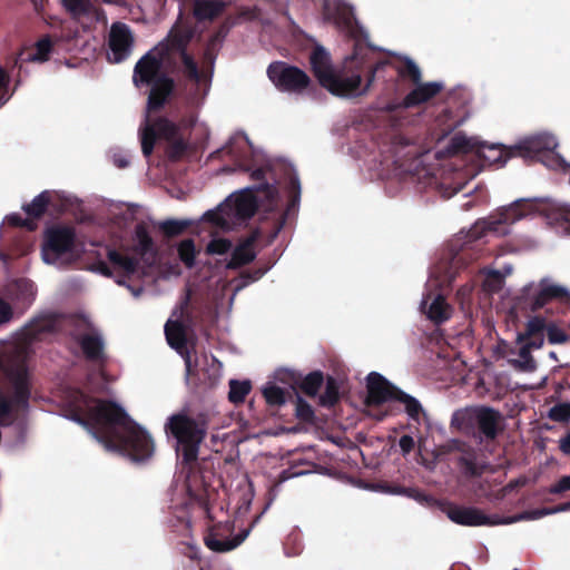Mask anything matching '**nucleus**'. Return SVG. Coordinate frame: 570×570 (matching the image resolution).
Listing matches in <instances>:
<instances>
[{"mask_svg": "<svg viewBox=\"0 0 570 570\" xmlns=\"http://www.w3.org/2000/svg\"><path fill=\"white\" fill-rule=\"evenodd\" d=\"M193 37L190 29L174 28L163 41L136 62L132 83L137 89L148 90V112L163 110L174 95L176 82L169 73L177 70L178 59L183 62L186 78L195 82L200 80L198 65L187 51Z\"/></svg>", "mask_w": 570, "mask_h": 570, "instance_id": "1", "label": "nucleus"}, {"mask_svg": "<svg viewBox=\"0 0 570 570\" xmlns=\"http://www.w3.org/2000/svg\"><path fill=\"white\" fill-rule=\"evenodd\" d=\"M83 415L80 409L72 411L71 420L86 428L106 450L142 462L155 452L151 436L127 412L111 400L97 399Z\"/></svg>", "mask_w": 570, "mask_h": 570, "instance_id": "2", "label": "nucleus"}, {"mask_svg": "<svg viewBox=\"0 0 570 570\" xmlns=\"http://www.w3.org/2000/svg\"><path fill=\"white\" fill-rule=\"evenodd\" d=\"M165 432L175 439V452L185 475L186 488L191 499L197 501L210 519L209 501L215 494L212 487L214 471L208 460H198L199 449L207 435V423L185 412L170 415L165 423Z\"/></svg>", "mask_w": 570, "mask_h": 570, "instance_id": "3", "label": "nucleus"}, {"mask_svg": "<svg viewBox=\"0 0 570 570\" xmlns=\"http://www.w3.org/2000/svg\"><path fill=\"white\" fill-rule=\"evenodd\" d=\"M334 22L342 28L347 37L354 41L353 52L345 58V66L358 71L361 75L366 70V81L363 91H367L373 85L376 75L390 66L389 59H376V49L368 43L367 32L355 20L352 9L345 6H337L333 16Z\"/></svg>", "mask_w": 570, "mask_h": 570, "instance_id": "4", "label": "nucleus"}, {"mask_svg": "<svg viewBox=\"0 0 570 570\" xmlns=\"http://www.w3.org/2000/svg\"><path fill=\"white\" fill-rule=\"evenodd\" d=\"M7 391L0 389V426H11L29 409L32 383L26 356L16 352L4 364Z\"/></svg>", "mask_w": 570, "mask_h": 570, "instance_id": "5", "label": "nucleus"}, {"mask_svg": "<svg viewBox=\"0 0 570 570\" xmlns=\"http://www.w3.org/2000/svg\"><path fill=\"white\" fill-rule=\"evenodd\" d=\"M311 69L318 83L337 97H357L364 95L362 76L358 71L347 68L335 71L332 67L331 55L324 47L316 45L309 55Z\"/></svg>", "mask_w": 570, "mask_h": 570, "instance_id": "6", "label": "nucleus"}, {"mask_svg": "<svg viewBox=\"0 0 570 570\" xmlns=\"http://www.w3.org/2000/svg\"><path fill=\"white\" fill-rule=\"evenodd\" d=\"M451 423L462 431L471 432L480 444L494 441L503 431L501 412L487 405L456 411Z\"/></svg>", "mask_w": 570, "mask_h": 570, "instance_id": "7", "label": "nucleus"}, {"mask_svg": "<svg viewBox=\"0 0 570 570\" xmlns=\"http://www.w3.org/2000/svg\"><path fill=\"white\" fill-rule=\"evenodd\" d=\"M255 193L263 194L269 207L276 205L278 189L274 184L263 183L255 187L245 188L236 193L227 203V206L237 219H249L256 214L258 202Z\"/></svg>", "mask_w": 570, "mask_h": 570, "instance_id": "8", "label": "nucleus"}, {"mask_svg": "<svg viewBox=\"0 0 570 570\" xmlns=\"http://www.w3.org/2000/svg\"><path fill=\"white\" fill-rule=\"evenodd\" d=\"M151 114L146 109L145 120L139 128L141 151L146 158L151 156L157 139L169 141L181 135L180 125L165 116L151 119Z\"/></svg>", "mask_w": 570, "mask_h": 570, "instance_id": "9", "label": "nucleus"}, {"mask_svg": "<svg viewBox=\"0 0 570 570\" xmlns=\"http://www.w3.org/2000/svg\"><path fill=\"white\" fill-rule=\"evenodd\" d=\"M273 85L283 92L302 94L312 85L311 77L301 68L285 61H274L267 68Z\"/></svg>", "mask_w": 570, "mask_h": 570, "instance_id": "10", "label": "nucleus"}, {"mask_svg": "<svg viewBox=\"0 0 570 570\" xmlns=\"http://www.w3.org/2000/svg\"><path fill=\"white\" fill-rule=\"evenodd\" d=\"M75 242L76 233L72 227L62 225L48 227L41 245L43 262L56 264L61 256L72 252Z\"/></svg>", "mask_w": 570, "mask_h": 570, "instance_id": "11", "label": "nucleus"}, {"mask_svg": "<svg viewBox=\"0 0 570 570\" xmlns=\"http://www.w3.org/2000/svg\"><path fill=\"white\" fill-rule=\"evenodd\" d=\"M239 167L244 171L250 173V179L262 181L261 184L266 183L265 177L267 173L274 174L277 170H281L283 176L288 180L289 199L287 203L285 214L287 215L298 207L301 198V183L297 174L295 173V169L291 164H287L285 161H281L277 164L267 163L256 169H252V166L245 164H240Z\"/></svg>", "mask_w": 570, "mask_h": 570, "instance_id": "12", "label": "nucleus"}, {"mask_svg": "<svg viewBox=\"0 0 570 570\" xmlns=\"http://www.w3.org/2000/svg\"><path fill=\"white\" fill-rule=\"evenodd\" d=\"M189 295L186 296L183 307V321H167L165 335L168 345L184 360L185 365L190 366V351L188 348V331L195 325L190 312L187 309Z\"/></svg>", "mask_w": 570, "mask_h": 570, "instance_id": "13", "label": "nucleus"}, {"mask_svg": "<svg viewBox=\"0 0 570 570\" xmlns=\"http://www.w3.org/2000/svg\"><path fill=\"white\" fill-rule=\"evenodd\" d=\"M449 451L459 453L456 465L466 479L481 478L490 468V464L481 458L479 451L464 441L452 440L449 444Z\"/></svg>", "mask_w": 570, "mask_h": 570, "instance_id": "14", "label": "nucleus"}, {"mask_svg": "<svg viewBox=\"0 0 570 570\" xmlns=\"http://www.w3.org/2000/svg\"><path fill=\"white\" fill-rule=\"evenodd\" d=\"M185 367L187 384L196 394H203L214 389L219 382V364H217L215 357L212 358L210 364L208 360L205 358V364L202 366H199L197 362L193 364L190 361V366L185 365Z\"/></svg>", "mask_w": 570, "mask_h": 570, "instance_id": "15", "label": "nucleus"}, {"mask_svg": "<svg viewBox=\"0 0 570 570\" xmlns=\"http://www.w3.org/2000/svg\"><path fill=\"white\" fill-rule=\"evenodd\" d=\"M134 42L131 30L126 23H112L108 37V60L114 63L126 60L132 51Z\"/></svg>", "mask_w": 570, "mask_h": 570, "instance_id": "16", "label": "nucleus"}, {"mask_svg": "<svg viewBox=\"0 0 570 570\" xmlns=\"http://www.w3.org/2000/svg\"><path fill=\"white\" fill-rule=\"evenodd\" d=\"M532 205L528 202H517L514 205L504 209L500 214V218L498 220H489V222H480L476 223L475 226L470 230L469 237L470 239L476 240L482 238L487 233H495L499 230V225L501 224H511L524 216L528 215Z\"/></svg>", "mask_w": 570, "mask_h": 570, "instance_id": "17", "label": "nucleus"}, {"mask_svg": "<svg viewBox=\"0 0 570 570\" xmlns=\"http://www.w3.org/2000/svg\"><path fill=\"white\" fill-rule=\"evenodd\" d=\"M234 527L229 522L214 524L205 537V544L215 552H227L238 547L246 538L247 532H242L233 538Z\"/></svg>", "mask_w": 570, "mask_h": 570, "instance_id": "18", "label": "nucleus"}, {"mask_svg": "<svg viewBox=\"0 0 570 570\" xmlns=\"http://www.w3.org/2000/svg\"><path fill=\"white\" fill-rule=\"evenodd\" d=\"M552 301L569 304L570 293L567 287L554 284L549 278H542L539 282L538 291L530 299V309L537 312Z\"/></svg>", "mask_w": 570, "mask_h": 570, "instance_id": "19", "label": "nucleus"}, {"mask_svg": "<svg viewBox=\"0 0 570 570\" xmlns=\"http://www.w3.org/2000/svg\"><path fill=\"white\" fill-rule=\"evenodd\" d=\"M366 380V404L368 406L381 405L387 401H395L396 392H400V389L391 384L383 375L377 372H371Z\"/></svg>", "mask_w": 570, "mask_h": 570, "instance_id": "20", "label": "nucleus"}, {"mask_svg": "<svg viewBox=\"0 0 570 570\" xmlns=\"http://www.w3.org/2000/svg\"><path fill=\"white\" fill-rule=\"evenodd\" d=\"M443 511L452 522L460 525L478 527L494 523L490 520V517L484 514L480 509L473 507L448 503Z\"/></svg>", "mask_w": 570, "mask_h": 570, "instance_id": "21", "label": "nucleus"}, {"mask_svg": "<svg viewBox=\"0 0 570 570\" xmlns=\"http://www.w3.org/2000/svg\"><path fill=\"white\" fill-rule=\"evenodd\" d=\"M71 337L80 346L87 361L94 363H104L106 361L105 342L99 333H72Z\"/></svg>", "mask_w": 570, "mask_h": 570, "instance_id": "22", "label": "nucleus"}, {"mask_svg": "<svg viewBox=\"0 0 570 570\" xmlns=\"http://www.w3.org/2000/svg\"><path fill=\"white\" fill-rule=\"evenodd\" d=\"M414 88L402 99L403 108H415L430 101L438 96L443 86L440 82H422L413 83Z\"/></svg>", "mask_w": 570, "mask_h": 570, "instance_id": "23", "label": "nucleus"}, {"mask_svg": "<svg viewBox=\"0 0 570 570\" xmlns=\"http://www.w3.org/2000/svg\"><path fill=\"white\" fill-rule=\"evenodd\" d=\"M557 146L558 142L553 136L539 135L523 140L515 146V150L520 156H535L543 151H552Z\"/></svg>", "mask_w": 570, "mask_h": 570, "instance_id": "24", "label": "nucleus"}, {"mask_svg": "<svg viewBox=\"0 0 570 570\" xmlns=\"http://www.w3.org/2000/svg\"><path fill=\"white\" fill-rule=\"evenodd\" d=\"M476 155L489 165L504 166L508 159L517 156V150L515 147L507 149L501 145L479 142Z\"/></svg>", "mask_w": 570, "mask_h": 570, "instance_id": "25", "label": "nucleus"}, {"mask_svg": "<svg viewBox=\"0 0 570 570\" xmlns=\"http://www.w3.org/2000/svg\"><path fill=\"white\" fill-rule=\"evenodd\" d=\"M53 41L49 35L41 37L33 46L32 51L28 52L24 56V52L21 51L18 58L14 60V66L18 65V61L21 60L23 62H38L43 63L50 59V56L53 50Z\"/></svg>", "mask_w": 570, "mask_h": 570, "instance_id": "26", "label": "nucleus"}, {"mask_svg": "<svg viewBox=\"0 0 570 570\" xmlns=\"http://www.w3.org/2000/svg\"><path fill=\"white\" fill-rule=\"evenodd\" d=\"M256 234L249 236L243 244L238 245L232 253V257L227 263V268L238 269L252 263L256 254L253 250V245L256 242Z\"/></svg>", "mask_w": 570, "mask_h": 570, "instance_id": "27", "label": "nucleus"}, {"mask_svg": "<svg viewBox=\"0 0 570 570\" xmlns=\"http://www.w3.org/2000/svg\"><path fill=\"white\" fill-rule=\"evenodd\" d=\"M226 8L222 0H197L194 6V16L198 21L213 20L220 16Z\"/></svg>", "mask_w": 570, "mask_h": 570, "instance_id": "28", "label": "nucleus"}, {"mask_svg": "<svg viewBox=\"0 0 570 570\" xmlns=\"http://www.w3.org/2000/svg\"><path fill=\"white\" fill-rule=\"evenodd\" d=\"M135 239L136 244L132 247V250L140 256L141 258L146 255L155 256L157 249L155 247L154 240L149 235L147 226L145 223H138L135 227Z\"/></svg>", "mask_w": 570, "mask_h": 570, "instance_id": "29", "label": "nucleus"}, {"mask_svg": "<svg viewBox=\"0 0 570 570\" xmlns=\"http://www.w3.org/2000/svg\"><path fill=\"white\" fill-rule=\"evenodd\" d=\"M108 261L118 269H121L127 276L135 274L139 267V258L121 254L117 249H108Z\"/></svg>", "mask_w": 570, "mask_h": 570, "instance_id": "30", "label": "nucleus"}, {"mask_svg": "<svg viewBox=\"0 0 570 570\" xmlns=\"http://www.w3.org/2000/svg\"><path fill=\"white\" fill-rule=\"evenodd\" d=\"M478 145L479 142L473 138H469L462 132H458L450 139L445 150L450 156L469 153L476 154Z\"/></svg>", "mask_w": 570, "mask_h": 570, "instance_id": "31", "label": "nucleus"}, {"mask_svg": "<svg viewBox=\"0 0 570 570\" xmlns=\"http://www.w3.org/2000/svg\"><path fill=\"white\" fill-rule=\"evenodd\" d=\"M50 200V191L45 190L36 196L30 204L23 205L22 209L31 220L39 219L47 212Z\"/></svg>", "mask_w": 570, "mask_h": 570, "instance_id": "32", "label": "nucleus"}, {"mask_svg": "<svg viewBox=\"0 0 570 570\" xmlns=\"http://www.w3.org/2000/svg\"><path fill=\"white\" fill-rule=\"evenodd\" d=\"M428 317L435 324H442L451 317V307L443 296L438 295L430 304Z\"/></svg>", "mask_w": 570, "mask_h": 570, "instance_id": "33", "label": "nucleus"}, {"mask_svg": "<svg viewBox=\"0 0 570 570\" xmlns=\"http://www.w3.org/2000/svg\"><path fill=\"white\" fill-rule=\"evenodd\" d=\"M389 67L394 68L399 79H409L412 85L417 83L422 80V73H421L420 68L410 58H405L403 60V63H401V65H393L390 61Z\"/></svg>", "mask_w": 570, "mask_h": 570, "instance_id": "34", "label": "nucleus"}, {"mask_svg": "<svg viewBox=\"0 0 570 570\" xmlns=\"http://www.w3.org/2000/svg\"><path fill=\"white\" fill-rule=\"evenodd\" d=\"M324 383V375L321 371L307 374L299 383V390L307 396L314 397Z\"/></svg>", "mask_w": 570, "mask_h": 570, "instance_id": "35", "label": "nucleus"}, {"mask_svg": "<svg viewBox=\"0 0 570 570\" xmlns=\"http://www.w3.org/2000/svg\"><path fill=\"white\" fill-rule=\"evenodd\" d=\"M252 390L250 381H229L228 400L234 404L243 403Z\"/></svg>", "mask_w": 570, "mask_h": 570, "instance_id": "36", "label": "nucleus"}, {"mask_svg": "<svg viewBox=\"0 0 570 570\" xmlns=\"http://www.w3.org/2000/svg\"><path fill=\"white\" fill-rule=\"evenodd\" d=\"M178 257L184 263L187 268H193L195 266V259L197 255V250L195 247V242L191 238L183 239L177 247Z\"/></svg>", "mask_w": 570, "mask_h": 570, "instance_id": "37", "label": "nucleus"}, {"mask_svg": "<svg viewBox=\"0 0 570 570\" xmlns=\"http://www.w3.org/2000/svg\"><path fill=\"white\" fill-rule=\"evenodd\" d=\"M189 226L188 220L167 219L160 222L158 228L166 238H173L184 234Z\"/></svg>", "mask_w": 570, "mask_h": 570, "instance_id": "38", "label": "nucleus"}, {"mask_svg": "<svg viewBox=\"0 0 570 570\" xmlns=\"http://www.w3.org/2000/svg\"><path fill=\"white\" fill-rule=\"evenodd\" d=\"M340 387L336 380L328 376L326 380L325 391L320 396V404L324 407H332L340 401Z\"/></svg>", "mask_w": 570, "mask_h": 570, "instance_id": "39", "label": "nucleus"}, {"mask_svg": "<svg viewBox=\"0 0 570 570\" xmlns=\"http://www.w3.org/2000/svg\"><path fill=\"white\" fill-rule=\"evenodd\" d=\"M396 393L397 394L395 401L404 404L405 411L412 420L419 421L420 415L423 411L421 403L415 397L406 394L402 390H400V392Z\"/></svg>", "mask_w": 570, "mask_h": 570, "instance_id": "40", "label": "nucleus"}, {"mask_svg": "<svg viewBox=\"0 0 570 570\" xmlns=\"http://www.w3.org/2000/svg\"><path fill=\"white\" fill-rule=\"evenodd\" d=\"M188 141L180 135L179 137L167 141L166 156L171 161H177L187 153Z\"/></svg>", "mask_w": 570, "mask_h": 570, "instance_id": "41", "label": "nucleus"}, {"mask_svg": "<svg viewBox=\"0 0 570 570\" xmlns=\"http://www.w3.org/2000/svg\"><path fill=\"white\" fill-rule=\"evenodd\" d=\"M294 404L295 415L299 421L305 423H312L314 421L315 413L313 407L297 393H295Z\"/></svg>", "mask_w": 570, "mask_h": 570, "instance_id": "42", "label": "nucleus"}, {"mask_svg": "<svg viewBox=\"0 0 570 570\" xmlns=\"http://www.w3.org/2000/svg\"><path fill=\"white\" fill-rule=\"evenodd\" d=\"M60 2L73 18L86 16L91 9L89 0H60Z\"/></svg>", "mask_w": 570, "mask_h": 570, "instance_id": "43", "label": "nucleus"}, {"mask_svg": "<svg viewBox=\"0 0 570 570\" xmlns=\"http://www.w3.org/2000/svg\"><path fill=\"white\" fill-rule=\"evenodd\" d=\"M286 392L284 389L269 384L263 390L266 403L271 406H279L286 402Z\"/></svg>", "mask_w": 570, "mask_h": 570, "instance_id": "44", "label": "nucleus"}, {"mask_svg": "<svg viewBox=\"0 0 570 570\" xmlns=\"http://www.w3.org/2000/svg\"><path fill=\"white\" fill-rule=\"evenodd\" d=\"M548 417L554 422L567 423L570 421V402H562L553 405L549 412Z\"/></svg>", "mask_w": 570, "mask_h": 570, "instance_id": "45", "label": "nucleus"}, {"mask_svg": "<svg viewBox=\"0 0 570 570\" xmlns=\"http://www.w3.org/2000/svg\"><path fill=\"white\" fill-rule=\"evenodd\" d=\"M548 323L544 318L540 316H534L530 318L527 323L525 332L522 334L524 336H533V335H543L544 331H547Z\"/></svg>", "mask_w": 570, "mask_h": 570, "instance_id": "46", "label": "nucleus"}, {"mask_svg": "<svg viewBox=\"0 0 570 570\" xmlns=\"http://www.w3.org/2000/svg\"><path fill=\"white\" fill-rule=\"evenodd\" d=\"M232 248V242L227 238L212 239L206 248L209 255H224Z\"/></svg>", "mask_w": 570, "mask_h": 570, "instance_id": "47", "label": "nucleus"}, {"mask_svg": "<svg viewBox=\"0 0 570 570\" xmlns=\"http://www.w3.org/2000/svg\"><path fill=\"white\" fill-rule=\"evenodd\" d=\"M547 335L550 344H561L569 340L567 333L553 323L548 324Z\"/></svg>", "mask_w": 570, "mask_h": 570, "instance_id": "48", "label": "nucleus"}, {"mask_svg": "<svg viewBox=\"0 0 570 570\" xmlns=\"http://www.w3.org/2000/svg\"><path fill=\"white\" fill-rule=\"evenodd\" d=\"M7 222L10 226L13 227H24L28 230H35L37 227V224L31 220L29 217L23 218L19 214H12L7 217Z\"/></svg>", "mask_w": 570, "mask_h": 570, "instance_id": "49", "label": "nucleus"}, {"mask_svg": "<svg viewBox=\"0 0 570 570\" xmlns=\"http://www.w3.org/2000/svg\"><path fill=\"white\" fill-rule=\"evenodd\" d=\"M519 357L522 360L521 367L525 371H533L535 368V362L531 355V348L523 344L519 350Z\"/></svg>", "mask_w": 570, "mask_h": 570, "instance_id": "50", "label": "nucleus"}, {"mask_svg": "<svg viewBox=\"0 0 570 570\" xmlns=\"http://www.w3.org/2000/svg\"><path fill=\"white\" fill-rule=\"evenodd\" d=\"M564 491H570V475L562 476L556 484L551 485L549 493L560 494Z\"/></svg>", "mask_w": 570, "mask_h": 570, "instance_id": "51", "label": "nucleus"}, {"mask_svg": "<svg viewBox=\"0 0 570 570\" xmlns=\"http://www.w3.org/2000/svg\"><path fill=\"white\" fill-rule=\"evenodd\" d=\"M13 317V309L9 303L0 298V325L10 322Z\"/></svg>", "mask_w": 570, "mask_h": 570, "instance_id": "52", "label": "nucleus"}, {"mask_svg": "<svg viewBox=\"0 0 570 570\" xmlns=\"http://www.w3.org/2000/svg\"><path fill=\"white\" fill-rule=\"evenodd\" d=\"M399 445L401 448L403 455H407L414 449V445H415L414 439L409 434H404L401 436V439L399 441Z\"/></svg>", "mask_w": 570, "mask_h": 570, "instance_id": "53", "label": "nucleus"}, {"mask_svg": "<svg viewBox=\"0 0 570 570\" xmlns=\"http://www.w3.org/2000/svg\"><path fill=\"white\" fill-rule=\"evenodd\" d=\"M519 341H527V345L531 350L540 348L543 345L544 338L543 335H533V336H524L519 335Z\"/></svg>", "mask_w": 570, "mask_h": 570, "instance_id": "54", "label": "nucleus"}, {"mask_svg": "<svg viewBox=\"0 0 570 570\" xmlns=\"http://www.w3.org/2000/svg\"><path fill=\"white\" fill-rule=\"evenodd\" d=\"M501 283H502V276L500 274V272L498 271H492L489 276H488V279H487V286L490 288V289H499L500 286H501Z\"/></svg>", "mask_w": 570, "mask_h": 570, "instance_id": "55", "label": "nucleus"}, {"mask_svg": "<svg viewBox=\"0 0 570 570\" xmlns=\"http://www.w3.org/2000/svg\"><path fill=\"white\" fill-rule=\"evenodd\" d=\"M219 47L220 46H218L217 43H212V40H208L204 51V59L207 62L213 63Z\"/></svg>", "mask_w": 570, "mask_h": 570, "instance_id": "56", "label": "nucleus"}, {"mask_svg": "<svg viewBox=\"0 0 570 570\" xmlns=\"http://www.w3.org/2000/svg\"><path fill=\"white\" fill-rule=\"evenodd\" d=\"M228 28L225 24H223L210 36L209 40H212V43H217L218 46H220L224 39L226 38Z\"/></svg>", "mask_w": 570, "mask_h": 570, "instance_id": "57", "label": "nucleus"}, {"mask_svg": "<svg viewBox=\"0 0 570 570\" xmlns=\"http://www.w3.org/2000/svg\"><path fill=\"white\" fill-rule=\"evenodd\" d=\"M112 163L116 167L124 169L129 166L130 160L126 155L116 153L112 155Z\"/></svg>", "mask_w": 570, "mask_h": 570, "instance_id": "58", "label": "nucleus"}, {"mask_svg": "<svg viewBox=\"0 0 570 570\" xmlns=\"http://www.w3.org/2000/svg\"><path fill=\"white\" fill-rule=\"evenodd\" d=\"M404 109L402 105V100L400 101H389L384 107L383 110L389 114H395L399 110Z\"/></svg>", "mask_w": 570, "mask_h": 570, "instance_id": "59", "label": "nucleus"}, {"mask_svg": "<svg viewBox=\"0 0 570 570\" xmlns=\"http://www.w3.org/2000/svg\"><path fill=\"white\" fill-rule=\"evenodd\" d=\"M551 513H556V511H553V508H542L529 512V515L532 519H539Z\"/></svg>", "mask_w": 570, "mask_h": 570, "instance_id": "60", "label": "nucleus"}, {"mask_svg": "<svg viewBox=\"0 0 570 570\" xmlns=\"http://www.w3.org/2000/svg\"><path fill=\"white\" fill-rule=\"evenodd\" d=\"M559 449L562 453L570 455V432L560 439Z\"/></svg>", "mask_w": 570, "mask_h": 570, "instance_id": "61", "label": "nucleus"}, {"mask_svg": "<svg viewBox=\"0 0 570 570\" xmlns=\"http://www.w3.org/2000/svg\"><path fill=\"white\" fill-rule=\"evenodd\" d=\"M561 218L566 223V230L570 234V207L564 206L561 208L560 213Z\"/></svg>", "mask_w": 570, "mask_h": 570, "instance_id": "62", "label": "nucleus"}, {"mask_svg": "<svg viewBox=\"0 0 570 570\" xmlns=\"http://www.w3.org/2000/svg\"><path fill=\"white\" fill-rule=\"evenodd\" d=\"M10 82V76L6 69L0 67V90L8 88Z\"/></svg>", "mask_w": 570, "mask_h": 570, "instance_id": "63", "label": "nucleus"}, {"mask_svg": "<svg viewBox=\"0 0 570 570\" xmlns=\"http://www.w3.org/2000/svg\"><path fill=\"white\" fill-rule=\"evenodd\" d=\"M266 273V269H262V268H258L256 271L253 272V274H248V278H250V281H257L264 274Z\"/></svg>", "mask_w": 570, "mask_h": 570, "instance_id": "64", "label": "nucleus"}]
</instances>
